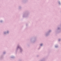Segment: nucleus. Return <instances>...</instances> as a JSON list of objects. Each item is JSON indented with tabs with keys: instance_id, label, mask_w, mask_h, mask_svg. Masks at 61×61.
Wrapping results in <instances>:
<instances>
[{
	"instance_id": "1",
	"label": "nucleus",
	"mask_w": 61,
	"mask_h": 61,
	"mask_svg": "<svg viewBox=\"0 0 61 61\" xmlns=\"http://www.w3.org/2000/svg\"><path fill=\"white\" fill-rule=\"evenodd\" d=\"M42 45H43V44H41V46H42Z\"/></svg>"
},
{
	"instance_id": "2",
	"label": "nucleus",
	"mask_w": 61,
	"mask_h": 61,
	"mask_svg": "<svg viewBox=\"0 0 61 61\" xmlns=\"http://www.w3.org/2000/svg\"><path fill=\"white\" fill-rule=\"evenodd\" d=\"M8 32H7V33H8Z\"/></svg>"
}]
</instances>
